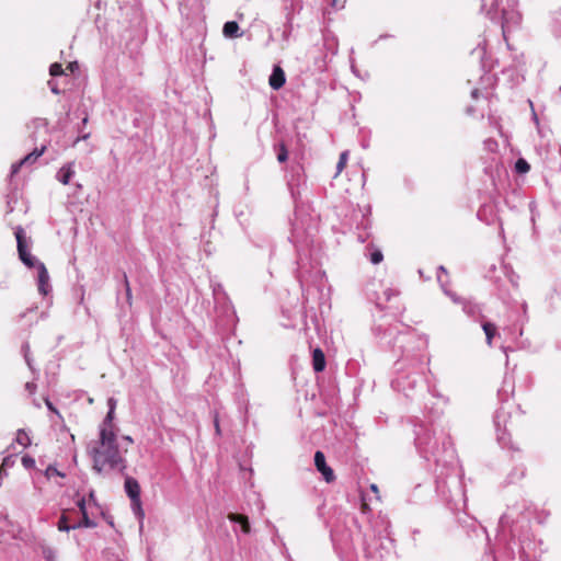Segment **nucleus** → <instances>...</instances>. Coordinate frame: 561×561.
<instances>
[{
	"label": "nucleus",
	"mask_w": 561,
	"mask_h": 561,
	"mask_svg": "<svg viewBox=\"0 0 561 561\" xmlns=\"http://www.w3.org/2000/svg\"><path fill=\"white\" fill-rule=\"evenodd\" d=\"M288 35H289V32H286V31L283 34L284 38H288Z\"/></svg>",
	"instance_id": "obj_59"
},
{
	"label": "nucleus",
	"mask_w": 561,
	"mask_h": 561,
	"mask_svg": "<svg viewBox=\"0 0 561 561\" xmlns=\"http://www.w3.org/2000/svg\"><path fill=\"white\" fill-rule=\"evenodd\" d=\"M99 444V447H93L89 450L93 460V469L98 473L107 470H118L122 474H125L127 468L126 459L121 456L116 434L114 432L101 431Z\"/></svg>",
	"instance_id": "obj_2"
},
{
	"label": "nucleus",
	"mask_w": 561,
	"mask_h": 561,
	"mask_svg": "<svg viewBox=\"0 0 561 561\" xmlns=\"http://www.w3.org/2000/svg\"><path fill=\"white\" fill-rule=\"evenodd\" d=\"M484 146L488 150L493 151L497 147V144L494 139L489 138L484 140Z\"/></svg>",
	"instance_id": "obj_44"
},
{
	"label": "nucleus",
	"mask_w": 561,
	"mask_h": 561,
	"mask_svg": "<svg viewBox=\"0 0 561 561\" xmlns=\"http://www.w3.org/2000/svg\"><path fill=\"white\" fill-rule=\"evenodd\" d=\"M114 405L111 407V409H108L107 411V414L106 416L104 417L101 426H100V432L101 431H106L107 433L108 432H114L113 431V419H114Z\"/></svg>",
	"instance_id": "obj_21"
},
{
	"label": "nucleus",
	"mask_w": 561,
	"mask_h": 561,
	"mask_svg": "<svg viewBox=\"0 0 561 561\" xmlns=\"http://www.w3.org/2000/svg\"><path fill=\"white\" fill-rule=\"evenodd\" d=\"M415 434L416 449L425 460H433L443 470L456 473V450L449 436L440 432L437 437L435 432L422 425L417 427Z\"/></svg>",
	"instance_id": "obj_1"
},
{
	"label": "nucleus",
	"mask_w": 561,
	"mask_h": 561,
	"mask_svg": "<svg viewBox=\"0 0 561 561\" xmlns=\"http://www.w3.org/2000/svg\"><path fill=\"white\" fill-rule=\"evenodd\" d=\"M57 528L58 530L60 531H69L71 528V525H69V520H68V517L67 515L62 514L60 517H59V520H58V524H57Z\"/></svg>",
	"instance_id": "obj_30"
},
{
	"label": "nucleus",
	"mask_w": 561,
	"mask_h": 561,
	"mask_svg": "<svg viewBox=\"0 0 561 561\" xmlns=\"http://www.w3.org/2000/svg\"><path fill=\"white\" fill-rule=\"evenodd\" d=\"M482 329H483V331L485 333L486 343L489 345H491L492 344V339L496 334V327H495V324H493L491 322H483L482 323Z\"/></svg>",
	"instance_id": "obj_24"
},
{
	"label": "nucleus",
	"mask_w": 561,
	"mask_h": 561,
	"mask_svg": "<svg viewBox=\"0 0 561 561\" xmlns=\"http://www.w3.org/2000/svg\"><path fill=\"white\" fill-rule=\"evenodd\" d=\"M44 474L47 479H50L53 476H58L61 478H64L66 476L64 472L59 471L54 465H49L46 468Z\"/></svg>",
	"instance_id": "obj_31"
},
{
	"label": "nucleus",
	"mask_w": 561,
	"mask_h": 561,
	"mask_svg": "<svg viewBox=\"0 0 561 561\" xmlns=\"http://www.w3.org/2000/svg\"><path fill=\"white\" fill-rule=\"evenodd\" d=\"M525 476V469L520 468L518 469V474L514 471L508 474L510 482H515L516 480L522 479Z\"/></svg>",
	"instance_id": "obj_39"
},
{
	"label": "nucleus",
	"mask_w": 561,
	"mask_h": 561,
	"mask_svg": "<svg viewBox=\"0 0 561 561\" xmlns=\"http://www.w3.org/2000/svg\"><path fill=\"white\" fill-rule=\"evenodd\" d=\"M310 234L307 233L305 238H301L299 234V230L297 227L294 228V231L290 237V241L295 244L297 248V251H300L301 248L308 247L309 243L312 242V240L309 239Z\"/></svg>",
	"instance_id": "obj_15"
},
{
	"label": "nucleus",
	"mask_w": 561,
	"mask_h": 561,
	"mask_svg": "<svg viewBox=\"0 0 561 561\" xmlns=\"http://www.w3.org/2000/svg\"><path fill=\"white\" fill-rule=\"evenodd\" d=\"M124 476H125V484H124L125 492L128 495V497L130 499V501H135V500H137V497L140 496V485L136 479L127 476L126 473Z\"/></svg>",
	"instance_id": "obj_10"
},
{
	"label": "nucleus",
	"mask_w": 561,
	"mask_h": 561,
	"mask_svg": "<svg viewBox=\"0 0 561 561\" xmlns=\"http://www.w3.org/2000/svg\"><path fill=\"white\" fill-rule=\"evenodd\" d=\"M419 377L402 376L399 377L397 382L402 388L403 391L413 390L415 388L416 382L419 381Z\"/></svg>",
	"instance_id": "obj_20"
},
{
	"label": "nucleus",
	"mask_w": 561,
	"mask_h": 561,
	"mask_svg": "<svg viewBox=\"0 0 561 561\" xmlns=\"http://www.w3.org/2000/svg\"><path fill=\"white\" fill-rule=\"evenodd\" d=\"M89 497L91 501H93L95 503V495H94L93 491L90 492Z\"/></svg>",
	"instance_id": "obj_54"
},
{
	"label": "nucleus",
	"mask_w": 561,
	"mask_h": 561,
	"mask_svg": "<svg viewBox=\"0 0 561 561\" xmlns=\"http://www.w3.org/2000/svg\"><path fill=\"white\" fill-rule=\"evenodd\" d=\"M314 466L319 472L322 473L324 480L330 483L335 480L334 472L331 467L325 462V456L321 450H317L314 454Z\"/></svg>",
	"instance_id": "obj_7"
},
{
	"label": "nucleus",
	"mask_w": 561,
	"mask_h": 561,
	"mask_svg": "<svg viewBox=\"0 0 561 561\" xmlns=\"http://www.w3.org/2000/svg\"><path fill=\"white\" fill-rule=\"evenodd\" d=\"M398 291L392 289V288H386L382 293V296L385 298L386 301H389L391 299V297L393 296H398Z\"/></svg>",
	"instance_id": "obj_40"
},
{
	"label": "nucleus",
	"mask_w": 561,
	"mask_h": 561,
	"mask_svg": "<svg viewBox=\"0 0 561 561\" xmlns=\"http://www.w3.org/2000/svg\"><path fill=\"white\" fill-rule=\"evenodd\" d=\"M18 442L19 444L23 445V446H27L30 444V438L28 436L24 433L23 430H19V434H18Z\"/></svg>",
	"instance_id": "obj_38"
},
{
	"label": "nucleus",
	"mask_w": 561,
	"mask_h": 561,
	"mask_svg": "<svg viewBox=\"0 0 561 561\" xmlns=\"http://www.w3.org/2000/svg\"><path fill=\"white\" fill-rule=\"evenodd\" d=\"M376 307L379 308L380 310L383 309V306H382V302H381V298H378L377 301H376Z\"/></svg>",
	"instance_id": "obj_53"
},
{
	"label": "nucleus",
	"mask_w": 561,
	"mask_h": 561,
	"mask_svg": "<svg viewBox=\"0 0 561 561\" xmlns=\"http://www.w3.org/2000/svg\"><path fill=\"white\" fill-rule=\"evenodd\" d=\"M88 121H89V117L88 115L85 114L83 117H82V121H81V126L78 128V137L76 138V140L73 141V146H76L80 140H85L90 137V133H84L83 129L85 127V125L88 124Z\"/></svg>",
	"instance_id": "obj_25"
},
{
	"label": "nucleus",
	"mask_w": 561,
	"mask_h": 561,
	"mask_svg": "<svg viewBox=\"0 0 561 561\" xmlns=\"http://www.w3.org/2000/svg\"><path fill=\"white\" fill-rule=\"evenodd\" d=\"M107 404H108V409H111L112 405H114V408L116 407V401L114 398H110L108 401H107Z\"/></svg>",
	"instance_id": "obj_51"
},
{
	"label": "nucleus",
	"mask_w": 561,
	"mask_h": 561,
	"mask_svg": "<svg viewBox=\"0 0 561 561\" xmlns=\"http://www.w3.org/2000/svg\"><path fill=\"white\" fill-rule=\"evenodd\" d=\"M370 489L374 491V492H378V488L376 484H371L370 485Z\"/></svg>",
	"instance_id": "obj_57"
},
{
	"label": "nucleus",
	"mask_w": 561,
	"mask_h": 561,
	"mask_svg": "<svg viewBox=\"0 0 561 561\" xmlns=\"http://www.w3.org/2000/svg\"><path fill=\"white\" fill-rule=\"evenodd\" d=\"M75 174V171H73V164L72 163H69L67 165H64L57 173V180L67 185L69 184L71 178Z\"/></svg>",
	"instance_id": "obj_17"
},
{
	"label": "nucleus",
	"mask_w": 561,
	"mask_h": 561,
	"mask_svg": "<svg viewBox=\"0 0 561 561\" xmlns=\"http://www.w3.org/2000/svg\"><path fill=\"white\" fill-rule=\"evenodd\" d=\"M77 506L79 507V510H80L81 514H82L83 512H88V511H87V503H85V499H84V497H81V499H79V500L77 501Z\"/></svg>",
	"instance_id": "obj_47"
},
{
	"label": "nucleus",
	"mask_w": 561,
	"mask_h": 561,
	"mask_svg": "<svg viewBox=\"0 0 561 561\" xmlns=\"http://www.w3.org/2000/svg\"><path fill=\"white\" fill-rule=\"evenodd\" d=\"M36 389H37V386L34 381H28L25 383V390L30 393V394H34L36 392Z\"/></svg>",
	"instance_id": "obj_45"
},
{
	"label": "nucleus",
	"mask_w": 561,
	"mask_h": 561,
	"mask_svg": "<svg viewBox=\"0 0 561 561\" xmlns=\"http://www.w3.org/2000/svg\"><path fill=\"white\" fill-rule=\"evenodd\" d=\"M22 352H23L24 357H25V354L31 355L30 344L27 342L23 343Z\"/></svg>",
	"instance_id": "obj_49"
},
{
	"label": "nucleus",
	"mask_w": 561,
	"mask_h": 561,
	"mask_svg": "<svg viewBox=\"0 0 561 561\" xmlns=\"http://www.w3.org/2000/svg\"><path fill=\"white\" fill-rule=\"evenodd\" d=\"M228 518L230 522L234 524H239L241 526V529L244 534L250 533V523L245 515L237 514V513H230L228 515Z\"/></svg>",
	"instance_id": "obj_18"
},
{
	"label": "nucleus",
	"mask_w": 561,
	"mask_h": 561,
	"mask_svg": "<svg viewBox=\"0 0 561 561\" xmlns=\"http://www.w3.org/2000/svg\"><path fill=\"white\" fill-rule=\"evenodd\" d=\"M453 483H454L456 486L458 485V482H457V480H456L455 478L453 479Z\"/></svg>",
	"instance_id": "obj_63"
},
{
	"label": "nucleus",
	"mask_w": 561,
	"mask_h": 561,
	"mask_svg": "<svg viewBox=\"0 0 561 561\" xmlns=\"http://www.w3.org/2000/svg\"><path fill=\"white\" fill-rule=\"evenodd\" d=\"M481 11L493 22L500 23L503 37L516 28L522 20L515 0H481Z\"/></svg>",
	"instance_id": "obj_3"
},
{
	"label": "nucleus",
	"mask_w": 561,
	"mask_h": 561,
	"mask_svg": "<svg viewBox=\"0 0 561 561\" xmlns=\"http://www.w3.org/2000/svg\"><path fill=\"white\" fill-rule=\"evenodd\" d=\"M9 211H13V207H11L10 202H8Z\"/></svg>",
	"instance_id": "obj_61"
},
{
	"label": "nucleus",
	"mask_w": 561,
	"mask_h": 561,
	"mask_svg": "<svg viewBox=\"0 0 561 561\" xmlns=\"http://www.w3.org/2000/svg\"><path fill=\"white\" fill-rule=\"evenodd\" d=\"M448 474H449L448 472H445V476H448ZM438 476H440V478H442L444 476V471L442 470Z\"/></svg>",
	"instance_id": "obj_60"
},
{
	"label": "nucleus",
	"mask_w": 561,
	"mask_h": 561,
	"mask_svg": "<svg viewBox=\"0 0 561 561\" xmlns=\"http://www.w3.org/2000/svg\"><path fill=\"white\" fill-rule=\"evenodd\" d=\"M383 259V255L380 250H375L370 253L369 260L373 264H379Z\"/></svg>",
	"instance_id": "obj_37"
},
{
	"label": "nucleus",
	"mask_w": 561,
	"mask_h": 561,
	"mask_svg": "<svg viewBox=\"0 0 561 561\" xmlns=\"http://www.w3.org/2000/svg\"><path fill=\"white\" fill-rule=\"evenodd\" d=\"M83 527L84 528L96 527V523L89 517L88 512L82 513V519L80 522L71 525V528H73V529L83 528Z\"/></svg>",
	"instance_id": "obj_22"
},
{
	"label": "nucleus",
	"mask_w": 561,
	"mask_h": 561,
	"mask_svg": "<svg viewBox=\"0 0 561 561\" xmlns=\"http://www.w3.org/2000/svg\"><path fill=\"white\" fill-rule=\"evenodd\" d=\"M514 523V519H513V515L512 513H505L502 515L501 519H500V526L502 528H505V527H512V524ZM511 534L513 536H515V530L513 528H511Z\"/></svg>",
	"instance_id": "obj_27"
},
{
	"label": "nucleus",
	"mask_w": 561,
	"mask_h": 561,
	"mask_svg": "<svg viewBox=\"0 0 561 561\" xmlns=\"http://www.w3.org/2000/svg\"><path fill=\"white\" fill-rule=\"evenodd\" d=\"M451 298L454 299V301L462 304V310L469 317L474 319L481 317V309L477 304L468 300L457 299L454 295H451Z\"/></svg>",
	"instance_id": "obj_12"
},
{
	"label": "nucleus",
	"mask_w": 561,
	"mask_h": 561,
	"mask_svg": "<svg viewBox=\"0 0 561 561\" xmlns=\"http://www.w3.org/2000/svg\"><path fill=\"white\" fill-rule=\"evenodd\" d=\"M24 359H25L26 365H27V366H28V368L31 369V371H32L34 375H38V370H37V369H35V367H34V365H33V358H32V356H31V355L25 354Z\"/></svg>",
	"instance_id": "obj_41"
},
{
	"label": "nucleus",
	"mask_w": 561,
	"mask_h": 561,
	"mask_svg": "<svg viewBox=\"0 0 561 561\" xmlns=\"http://www.w3.org/2000/svg\"><path fill=\"white\" fill-rule=\"evenodd\" d=\"M124 439L129 442V443H133V438L130 436H124Z\"/></svg>",
	"instance_id": "obj_58"
},
{
	"label": "nucleus",
	"mask_w": 561,
	"mask_h": 561,
	"mask_svg": "<svg viewBox=\"0 0 561 561\" xmlns=\"http://www.w3.org/2000/svg\"><path fill=\"white\" fill-rule=\"evenodd\" d=\"M347 157H348L347 151H343L340 154L339 161L336 163V174L335 175H337L340 172H342V170L345 168L346 162H347Z\"/></svg>",
	"instance_id": "obj_32"
},
{
	"label": "nucleus",
	"mask_w": 561,
	"mask_h": 561,
	"mask_svg": "<svg viewBox=\"0 0 561 561\" xmlns=\"http://www.w3.org/2000/svg\"><path fill=\"white\" fill-rule=\"evenodd\" d=\"M131 502V508H133V512L135 513V515L139 518V519H142L145 514H144V511L141 508V501H140V496L137 497V500L135 501H130Z\"/></svg>",
	"instance_id": "obj_29"
},
{
	"label": "nucleus",
	"mask_w": 561,
	"mask_h": 561,
	"mask_svg": "<svg viewBox=\"0 0 561 561\" xmlns=\"http://www.w3.org/2000/svg\"><path fill=\"white\" fill-rule=\"evenodd\" d=\"M45 404L49 411L56 413L61 419L59 411L54 407L48 398L45 399Z\"/></svg>",
	"instance_id": "obj_46"
},
{
	"label": "nucleus",
	"mask_w": 561,
	"mask_h": 561,
	"mask_svg": "<svg viewBox=\"0 0 561 561\" xmlns=\"http://www.w3.org/2000/svg\"><path fill=\"white\" fill-rule=\"evenodd\" d=\"M26 316V312H23L20 314V319L24 318Z\"/></svg>",
	"instance_id": "obj_62"
},
{
	"label": "nucleus",
	"mask_w": 561,
	"mask_h": 561,
	"mask_svg": "<svg viewBox=\"0 0 561 561\" xmlns=\"http://www.w3.org/2000/svg\"><path fill=\"white\" fill-rule=\"evenodd\" d=\"M31 126L34 128V131L31 134V139L36 142L37 138H36V133L41 129H43V131L46 134V127H47V122L46 119L44 118H35Z\"/></svg>",
	"instance_id": "obj_23"
},
{
	"label": "nucleus",
	"mask_w": 561,
	"mask_h": 561,
	"mask_svg": "<svg viewBox=\"0 0 561 561\" xmlns=\"http://www.w3.org/2000/svg\"><path fill=\"white\" fill-rule=\"evenodd\" d=\"M38 273V291L41 295L46 296L50 293L51 286L49 285V275L44 263L37 264Z\"/></svg>",
	"instance_id": "obj_9"
},
{
	"label": "nucleus",
	"mask_w": 561,
	"mask_h": 561,
	"mask_svg": "<svg viewBox=\"0 0 561 561\" xmlns=\"http://www.w3.org/2000/svg\"><path fill=\"white\" fill-rule=\"evenodd\" d=\"M286 82L284 70L279 66H275L270 76L268 83L273 90H279Z\"/></svg>",
	"instance_id": "obj_11"
},
{
	"label": "nucleus",
	"mask_w": 561,
	"mask_h": 561,
	"mask_svg": "<svg viewBox=\"0 0 561 561\" xmlns=\"http://www.w3.org/2000/svg\"><path fill=\"white\" fill-rule=\"evenodd\" d=\"M324 45L328 46V48L331 50L332 54L336 53L337 49V43L333 36H330L329 34L323 35Z\"/></svg>",
	"instance_id": "obj_28"
},
{
	"label": "nucleus",
	"mask_w": 561,
	"mask_h": 561,
	"mask_svg": "<svg viewBox=\"0 0 561 561\" xmlns=\"http://www.w3.org/2000/svg\"><path fill=\"white\" fill-rule=\"evenodd\" d=\"M273 149L279 163H285L288 160V149L285 142L274 144Z\"/></svg>",
	"instance_id": "obj_19"
},
{
	"label": "nucleus",
	"mask_w": 561,
	"mask_h": 561,
	"mask_svg": "<svg viewBox=\"0 0 561 561\" xmlns=\"http://www.w3.org/2000/svg\"><path fill=\"white\" fill-rule=\"evenodd\" d=\"M312 366L317 373H321L325 368L324 353L320 348H316L312 352Z\"/></svg>",
	"instance_id": "obj_16"
},
{
	"label": "nucleus",
	"mask_w": 561,
	"mask_h": 561,
	"mask_svg": "<svg viewBox=\"0 0 561 561\" xmlns=\"http://www.w3.org/2000/svg\"><path fill=\"white\" fill-rule=\"evenodd\" d=\"M507 413L504 411L503 408H500L496 410L494 415V425L497 432V440L501 444L503 448H512L515 449L514 446L511 443L510 435L505 432V430L502 432V423L505 425L506 423Z\"/></svg>",
	"instance_id": "obj_5"
},
{
	"label": "nucleus",
	"mask_w": 561,
	"mask_h": 561,
	"mask_svg": "<svg viewBox=\"0 0 561 561\" xmlns=\"http://www.w3.org/2000/svg\"><path fill=\"white\" fill-rule=\"evenodd\" d=\"M374 334L379 337L381 341H385V343L391 347H396L397 344L404 341H410L414 337L411 333H400L398 331L397 325H389L387 328H383V324H377L373 328ZM399 348H403L402 344L398 345ZM405 351L402 350V353Z\"/></svg>",
	"instance_id": "obj_4"
},
{
	"label": "nucleus",
	"mask_w": 561,
	"mask_h": 561,
	"mask_svg": "<svg viewBox=\"0 0 561 561\" xmlns=\"http://www.w3.org/2000/svg\"><path fill=\"white\" fill-rule=\"evenodd\" d=\"M214 426H215L216 435L220 436L221 435V430H220L219 420H218V415L217 414L214 417Z\"/></svg>",
	"instance_id": "obj_48"
},
{
	"label": "nucleus",
	"mask_w": 561,
	"mask_h": 561,
	"mask_svg": "<svg viewBox=\"0 0 561 561\" xmlns=\"http://www.w3.org/2000/svg\"><path fill=\"white\" fill-rule=\"evenodd\" d=\"M533 119L538 124V117L534 110H533Z\"/></svg>",
	"instance_id": "obj_55"
},
{
	"label": "nucleus",
	"mask_w": 561,
	"mask_h": 561,
	"mask_svg": "<svg viewBox=\"0 0 561 561\" xmlns=\"http://www.w3.org/2000/svg\"><path fill=\"white\" fill-rule=\"evenodd\" d=\"M515 169L518 173H526L529 171L530 167L526 160L518 159L515 163Z\"/></svg>",
	"instance_id": "obj_33"
},
{
	"label": "nucleus",
	"mask_w": 561,
	"mask_h": 561,
	"mask_svg": "<svg viewBox=\"0 0 561 561\" xmlns=\"http://www.w3.org/2000/svg\"><path fill=\"white\" fill-rule=\"evenodd\" d=\"M123 282H124V288H125L126 305L128 308H130L133 305V294H131V288H130L127 275L125 273L123 274Z\"/></svg>",
	"instance_id": "obj_26"
},
{
	"label": "nucleus",
	"mask_w": 561,
	"mask_h": 561,
	"mask_svg": "<svg viewBox=\"0 0 561 561\" xmlns=\"http://www.w3.org/2000/svg\"><path fill=\"white\" fill-rule=\"evenodd\" d=\"M479 93H480V91H479L478 89H473V90L471 91V96H472L473 99H478Z\"/></svg>",
	"instance_id": "obj_52"
},
{
	"label": "nucleus",
	"mask_w": 561,
	"mask_h": 561,
	"mask_svg": "<svg viewBox=\"0 0 561 561\" xmlns=\"http://www.w3.org/2000/svg\"><path fill=\"white\" fill-rule=\"evenodd\" d=\"M289 188H290L291 197L296 201L297 196L299 195L298 190L294 188V186L291 184H289Z\"/></svg>",
	"instance_id": "obj_50"
},
{
	"label": "nucleus",
	"mask_w": 561,
	"mask_h": 561,
	"mask_svg": "<svg viewBox=\"0 0 561 561\" xmlns=\"http://www.w3.org/2000/svg\"><path fill=\"white\" fill-rule=\"evenodd\" d=\"M21 461L25 469H32L35 467V459L28 455H24Z\"/></svg>",
	"instance_id": "obj_35"
},
{
	"label": "nucleus",
	"mask_w": 561,
	"mask_h": 561,
	"mask_svg": "<svg viewBox=\"0 0 561 561\" xmlns=\"http://www.w3.org/2000/svg\"><path fill=\"white\" fill-rule=\"evenodd\" d=\"M436 491L444 500H446L448 502L455 501L454 495L450 492L447 481L445 479L440 478V476H437V479H436Z\"/></svg>",
	"instance_id": "obj_13"
},
{
	"label": "nucleus",
	"mask_w": 561,
	"mask_h": 561,
	"mask_svg": "<svg viewBox=\"0 0 561 561\" xmlns=\"http://www.w3.org/2000/svg\"><path fill=\"white\" fill-rule=\"evenodd\" d=\"M438 272H440V273H446V268H445L443 265H440V266L438 267Z\"/></svg>",
	"instance_id": "obj_56"
},
{
	"label": "nucleus",
	"mask_w": 561,
	"mask_h": 561,
	"mask_svg": "<svg viewBox=\"0 0 561 561\" xmlns=\"http://www.w3.org/2000/svg\"><path fill=\"white\" fill-rule=\"evenodd\" d=\"M27 267H36L37 268V264L41 263L39 261L36 260L35 256L31 255L30 257H27V261L26 262H23Z\"/></svg>",
	"instance_id": "obj_43"
},
{
	"label": "nucleus",
	"mask_w": 561,
	"mask_h": 561,
	"mask_svg": "<svg viewBox=\"0 0 561 561\" xmlns=\"http://www.w3.org/2000/svg\"><path fill=\"white\" fill-rule=\"evenodd\" d=\"M13 465H14L13 456L4 457L3 461H2V467H1V470H0V476L2 473H5V469L9 468V467H12Z\"/></svg>",
	"instance_id": "obj_36"
},
{
	"label": "nucleus",
	"mask_w": 561,
	"mask_h": 561,
	"mask_svg": "<svg viewBox=\"0 0 561 561\" xmlns=\"http://www.w3.org/2000/svg\"><path fill=\"white\" fill-rule=\"evenodd\" d=\"M14 236L18 243L19 257L22 262H26L27 257H30L32 254L27 249L24 229L21 226L15 227Z\"/></svg>",
	"instance_id": "obj_8"
},
{
	"label": "nucleus",
	"mask_w": 561,
	"mask_h": 561,
	"mask_svg": "<svg viewBox=\"0 0 561 561\" xmlns=\"http://www.w3.org/2000/svg\"><path fill=\"white\" fill-rule=\"evenodd\" d=\"M49 75L51 77H57L64 75L62 66L58 62H54L49 67Z\"/></svg>",
	"instance_id": "obj_34"
},
{
	"label": "nucleus",
	"mask_w": 561,
	"mask_h": 561,
	"mask_svg": "<svg viewBox=\"0 0 561 561\" xmlns=\"http://www.w3.org/2000/svg\"><path fill=\"white\" fill-rule=\"evenodd\" d=\"M222 34L227 38H238L243 35V32L240 31L236 21H228L224 24Z\"/></svg>",
	"instance_id": "obj_14"
},
{
	"label": "nucleus",
	"mask_w": 561,
	"mask_h": 561,
	"mask_svg": "<svg viewBox=\"0 0 561 561\" xmlns=\"http://www.w3.org/2000/svg\"><path fill=\"white\" fill-rule=\"evenodd\" d=\"M46 148H47V145H46V140H45L41 145L39 148H35L33 151H31L28 154H26L23 159L13 163L11 165V175L16 174L23 165L34 163L45 152Z\"/></svg>",
	"instance_id": "obj_6"
},
{
	"label": "nucleus",
	"mask_w": 561,
	"mask_h": 561,
	"mask_svg": "<svg viewBox=\"0 0 561 561\" xmlns=\"http://www.w3.org/2000/svg\"><path fill=\"white\" fill-rule=\"evenodd\" d=\"M48 87L54 94H60L61 91L59 90L58 83L55 80H49Z\"/></svg>",
	"instance_id": "obj_42"
}]
</instances>
